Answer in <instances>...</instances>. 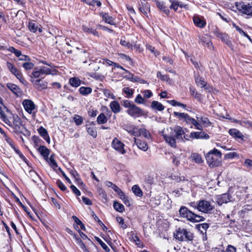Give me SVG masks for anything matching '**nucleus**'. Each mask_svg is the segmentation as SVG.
<instances>
[{"instance_id":"obj_1","label":"nucleus","mask_w":252,"mask_h":252,"mask_svg":"<svg viewBox=\"0 0 252 252\" xmlns=\"http://www.w3.org/2000/svg\"><path fill=\"white\" fill-rule=\"evenodd\" d=\"M162 134L166 142L173 148L176 147V139L185 142V140L192 139L190 134H185V129L179 126L164 129L162 131Z\"/></svg>"},{"instance_id":"obj_2","label":"nucleus","mask_w":252,"mask_h":252,"mask_svg":"<svg viewBox=\"0 0 252 252\" xmlns=\"http://www.w3.org/2000/svg\"><path fill=\"white\" fill-rule=\"evenodd\" d=\"M206 159L210 167L219 166L221 162V154L220 151L214 149L206 154Z\"/></svg>"},{"instance_id":"obj_3","label":"nucleus","mask_w":252,"mask_h":252,"mask_svg":"<svg viewBox=\"0 0 252 252\" xmlns=\"http://www.w3.org/2000/svg\"><path fill=\"white\" fill-rule=\"evenodd\" d=\"M124 106L126 108V113L130 116L134 117H139L146 115L145 111L137 106L133 102L126 100L124 101Z\"/></svg>"},{"instance_id":"obj_4","label":"nucleus","mask_w":252,"mask_h":252,"mask_svg":"<svg viewBox=\"0 0 252 252\" xmlns=\"http://www.w3.org/2000/svg\"><path fill=\"white\" fill-rule=\"evenodd\" d=\"M57 74V70L54 67L49 68L47 66H39L35 67L30 75V78H39L43 75L51 74L55 75Z\"/></svg>"},{"instance_id":"obj_5","label":"nucleus","mask_w":252,"mask_h":252,"mask_svg":"<svg viewBox=\"0 0 252 252\" xmlns=\"http://www.w3.org/2000/svg\"><path fill=\"white\" fill-rule=\"evenodd\" d=\"M174 115L181 120H184L188 125H192L196 129L203 130V126L200 123L194 118L190 117L188 114L174 112Z\"/></svg>"},{"instance_id":"obj_6","label":"nucleus","mask_w":252,"mask_h":252,"mask_svg":"<svg viewBox=\"0 0 252 252\" xmlns=\"http://www.w3.org/2000/svg\"><path fill=\"white\" fill-rule=\"evenodd\" d=\"M174 115L181 120H184L188 125H192L196 129L203 130V126L200 123L194 118L190 117L188 114L174 112Z\"/></svg>"},{"instance_id":"obj_7","label":"nucleus","mask_w":252,"mask_h":252,"mask_svg":"<svg viewBox=\"0 0 252 252\" xmlns=\"http://www.w3.org/2000/svg\"><path fill=\"white\" fill-rule=\"evenodd\" d=\"M179 213L183 217L187 218L188 220L192 222H198L203 221L204 220L203 217L194 214L184 206L181 207Z\"/></svg>"},{"instance_id":"obj_8","label":"nucleus","mask_w":252,"mask_h":252,"mask_svg":"<svg viewBox=\"0 0 252 252\" xmlns=\"http://www.w3.org/2000/svg\"><path fill=\"white\" fill-rule=\"evenodd\" d=\"M174 235L175 238L181 241H191L193 238V234L191 232L182 228H178Z\"/></svg>"},{"instance_id":"obj_9","label":"nucleus","mask_w":252,"mask_h":252,"mask_svg":"<svg viewBox=\"0 0 252 252\" xmlns=\"http://www.w3.org/2000/svg\"><path fill=\"white\" fill-rule=\"evenodd\" d=\"M215 209L213 202L206 199L198 201V211L204 213H211Z\"/></svg>"},{"instance_id":"obj_10","label":"nucleus","mask_w":252,"mask_h":252,"mask_svg":"<svg viewBox=\"0 0 252 252\" xmlns=\"http://www.w3.org/2000/svg\"><path fill=\"white\" fill-rule=\"evenodd\" d=\"M235 6L237 10L242 13L252 16V2H235Z\"/></svg>"},{"instance_id":"obj_11","label":"nucleus","mask_w":252,"mask_h":252,"mask_svg":"<svg viewBox=\"0 0 252 252\" xmlns=\"http://www.w3.org/2000/svg\"><path fill=\"white\" fill-rule=\"evenodd\" d=\"M134 39H130L129 37H127V38L126 37H123L121 39L120 44L128 49H131L133 47L134 48L138 49L139 48V45L136 44V38L134 37Z\"/></svg>"},{"instance_id":"obj_12","label":"nucleus","mask_w":252,"mask_h":252,"mask_svg":"<svg viewBox=\"0 0 252 252\" xmlns=\"http://www.w3.org/2000/svg\"><path fill=\"white\" fill-rule=\"evenodd\" d=\"M8 118L9 119L11 125H7L13 127L17 131H21L23 126L22 125L20 118L17 115L9 117Z\"/></svg>"},{"instance_id":"obj_13","label":"nucleus","mask_w":252,"mask_h":252,"mask_svg":"<svg viewBox=\"0 0 252 252\" xmlns=\"http://www.w3.org/2000/svg\"><path fill=\"white\" fill-rule=\"evenodd\" d=\"M6 67L10 72L15 75L21 82L24 83L25 79L23 77L22 73L13 64L7 62L6 63Z\"/></svg>"},{"instance_id":"obj_14","label":"nucleus","mask_w":252,"mask_h":252,"mask_svg":"<svg viewBox=\"0 0 252 252\" xmlns=\"http://www.w3.org/2000/svg\"><path fill=\"white\" fill-rule=\"evenodd\" d=\"M23 105L25 110L32 116L35 115L36 112V106L33 102L30 99H25L23 102Z\"/></svg>"},{"instance_id":"obj_15","label":"nucleus","mask_w":252,"mask_h":252,"mask_svg":"<svg viewBox=\"0 0 252 252\" xmlns=\"http://www.w3.org/2000/svg\"><path fill=\"white\" fill-rule=\"evenodd\" d=\"M31 81L34 88L39 91H41L47 88V82L42 81L40 78H31Z\"/></svg>"},{"instance_id":"obj_16","label":"nucleus","mask_w":252,"mask_h":252,"mask_svg":"<svg viewBox=\"0 0 252 252\" xmlns=\"http://www.w3.org/2000/svg\"><path fill=\"white\" fill-rule=\"evenodd\" d=\"M214 34L216 35V36L220 38L221 40L226 44H227L232 50H234L232 42L230 40L229 36L227 35V34L222 33L218 30L215 31Z\"/></svg>"},{"instance_id":"obj_17","label":"nucleus","mask_w":252,"mask_h":252,"mask_svg":"<svg viewBox=\"0 0 252 252\" xmlns=\"http://www.w3.org/2000/svg\"><path fill=\"white\" fill-rule=\"evenodd\" d=\"M111 145L112 147L120 154L123 155L126 153V150L124 149L125 144L118 138H115Z\"/></svg>"},{"instance_id":"obj_18","label":"nucleus","mask_w":252,"mask_h":252,"mask_svg":"<svg viewBox=\"0 0 252 252\" xmlns=\"http://www.w3.org/2000/svg\"><path fill=\"white\" fill-rule=\"evenodd\" d=\"M190 136L192 137V139H208L209 138V136L207 133L202 131H194L191 132L190 133Z\"/></svg>"},{"instance_id":"obj_19","label":"nucleus","mask_w":252,"mask_h":252,"mask_svg":"<svg viewBox=\"0 0 252 252\" xmlns=\"http://www.w3.org/2000/svg\"><path fill=\"white\" fill-rule=\"evenodd\" d=\"M230 201V197L228 194L224 193L223 194L219 195L217 197V202L220 205L223 203H226Z\"/></svg>"},{"instance_id":"obj_20","label":"nucleus","mask_w":252,"mask_h":252,"mask_svg":"<svg viewBox=\"0 0 252 252\" xmlns=\"http://www.w3.org/2000/svg\"><path fill=\"white\" fill-rule=\"evenodd\" d=\"M228 132L231 136H232L233 137L235 138H238L241 140L243 139V135L240 131H239L237 129H229Z\"/></svg>"},{"instance_id":"obj_21","label":"nucleus","mask_w":252,"mask_h":252,"mask_svg":"<svg viewBox=\"0 0 252 252\" xmlns=\"http://www.w3.org/2000/svg\"><path fill=\"white\" fill-rule=\"evenodd\" d=\"M135 143L136 144L139 149L143 150V151H146L148 149V146L145 142L142 141L141 140L134 138Z\"/></svg>"},{"instance_id":"obj_22","label":"nucleus","mask_w":252,"mask_h":252,"mask_svg":"<svg viewBox=\"0 0 252 252\" xmlns=\"http://www.w3.org/2000/svg\"><path fill=\"white\" fill-rule=\"evenodd\" d=\"M199 43L207 47L210 48L212 46V43L210 38L207 36H199Z\"/></svg>"},{"instance_id":"obj_23","label":"nucleus","mask_w":252,"mask_h":252,"mask_svg":"<svg viewBox=\"0 0 252 252\" xmlns=\"http://www.w3.org/2000/svg\"><path fill=\"white\" fill-rule=\"evenodd\" d=\"M73 238L75 239L76 243L79 245L83 252H90L88 249L86 247L84 243L82 241L80 238L76 235H73Z\"/></svg>"},{"instance_id":"obj_24","label":"nucleus","mask_w":252,"mask_h":252,"mask_svg":"<svg viewBox=\"0 0 252 252\" xmlns=\"http://www.w3.org/2000/svg\"><path fill=\"white\" fill-rule=\"evenodd\" d=\"M193 21L195 26L199 28H203L206 25V22L199 16H194Z\"/></svg>"},{"instance_id":"obj_25","label":"nucleus","mask_w":252,"mask_h":252,"mask_svg":"<svg viewBox=\"0 0 252 252\" xmlns=\"http://www.w3.org/2000/svg\"><path fill=\"white\" fill-rule=\"evenodd\" d=\"M38 131L40 135L46 140L48 143L50 142V137L48 134L47 131L42 126H40Z\"/></svg>"},{"instance_id":"obj_26","label":"nucleus","mask_w":252,"mask_h":252,"mask_svg":"<svg viewBox=\"0 0 252 252\" xmlns=\"http://www.w3.org/2000/svg\"><path fill=\"white\" fill-rule=\"evenodd\" d=\"M109 106L111 109L114 113H118L121 110L120 104L116 101L111 102Z\"/></svg>"},{"instance_id":"obj_27","label":"nucleus","mask_w":252,"mask_h":252,"mask_svg":"<svg viewBox=\"0 0 252 252\" xmlns=\"http://www.w3.org/2000/svg\"><path fill=\"white\" fill-rule=\"evenodd\" d=\"M38 151L40 154L47 160L50 153L49 150L45 146H40Z\"/></svg>"},{"instance_id":"obj_28","label":"nucleus","mask_w":252,"mask_h":252,"mask_svg":"<svg viewBox=\"0 0 252 252\" xmlns=\"http://www.w3.org/2000/svg\"><path fill=\"white\" fill-rule=\"evenodd\" d=\"M196 119L198 121L200 122L201 125L205 127H208L211 125V122L209 121L208 118L205 117H199L196 116Z\"/></svg>"},{"instance_id":"obj_29","label":"nucleus","mask_w":252,"mask_h":252,"mask_svg":"<svg viewBox=\"0 0 252 252\" xmlns=\"http://www.w3.org/2000/svg\"><path fill=\"white\" fill-rule=\"evenodd\" d=\"M170 1L171 2L170 8L173 9L175 11L177 10L178 6L185 8H186L187 6V5H184L181 2H179L176 0H170Z\"/></svg>"},{"instance_id":"obj_30","label":"nucleus","mask_w":252,"mask_h":252,"mask_svg":"<svg viewBox=\"0 0 252 252\" xmlns=\"http://www.w3.org/2000/svg\"><path fill=\"white\" fill-rule=\"evenodd\" d=\"M190 95L193 96L197 100L201 101L202 100V95L195 91V89L193 87H190Z\"/></svg>"},{"instance_id":"obj_31","label":"nucleus","mask_w":252,"mask_h":252,"mask_svg":"<svg viewBox=\"0 0 252 252\" xmlns=\"http://www.w3.org/2000/svg\"><path fill=\"white\" fill-rule=\"evenodd\" d=\"M7 87L13 93L18 94L20 93V90L19 87L15 84L12 83H7Z\"/></svg>"},{"instance_id":"obj_32","label":"nucleus","mask_w":252,"mask_h":252,"mask_svg":"<svg viewBox=\"0 0 252 252\" xmlns=\"http://www.w3.org/2000/svg\"><path fill=\"white\" fill-rule=\"evenodd\" d=\"M151 107L152 108L158 111H162L164 109V106L161 103L157 101H153L152 102Z\"/></svg>"},{"instance_id":"obj_33","label":"nucleus","mask_w":252,"mask_h":252,"mask_svg":"<svg viewBox=\"0 0 252 252\" xmlns=\"http://www.w3.org/2000/svg\"><path fill=\"white\" fill-rule=\"evenodd\" d=\"M155 1L157 7L159 9H160L161 10H162L166 14H168L169 13V10L164 5L163 2L158 1V0H156Z\"/></svg>"},{"instance_id":"obj_34","label":"nucleus","mask_w":252,"mask_h":252,"mask_svg":"<svg viewBox=\"0 0 252 252\" xmlns=\"http://www.w3.org/2000/svg\"><path fill=\"white\" fill-rule=\"evenodd\" d=\"M190 158L192 160L198 164L201 163L203 162L201 156L197 153L192 154Z\"/></svg>"},{"instance_id":"obj_35","label":"nucleus","mask_w":252,"mask_h":252,"mask_svg":"<svg viewBox=\"0 0 252 252\" xmlns=\"http://www.w3.org/2000/svg\"><path fill=\"white\" fill-rule=\"evenodd\" d=\"M103 20L105 21V22L113 25H115V22L114 21V19L112 17L110 16L108 14L105 13L102 16Z\"/></svg>"},{"instance_id":"obj_36","label":"nucleus","mask_w":252,"mask_h":252,"mask_svg":"<svg viewBox=\"0 0 252 252\" xmlns=\"http://www.w3.org/2000/svg\"><path fill=\"white\" fill-rule=\"evenodd\" d=\"M195 83L196 85L200 88L205 87L207 84L204 79L200 76H198L195 78Z\"/></svg>"},{"instance_id":"obj_37","label":"nucleus","mask_w":252,"mask_h":252,"mask_svg":"<svg viewBox=\"0 0 252 252\" xmlns=\"http://www.w3.org/2000/svg\"><path fill=\"white\" fill-rule=\"evenodd\" d=\"M69 83L72 87H77L80 85V80L77 78H71L69 79Z\"/></svg>"},{"instance_id":"obj_38","label":"nucleus","mask_w":252,"mask_h":252,"mask_svg":"<svg viewBox=\"0 0 252 252\" xmlns=\"http://www.w3.org/2000/svg\"><path fill=\"white\" fill-rule=\"evenodd\" d=\"M87 130L88 133L93 137L95 138L97 136V131L95 127L94 126L87 127Z\"/></svg>"},{"instance_id":"obj_39","label":"nucleus","mask_w":252,"mask_h":252,"mask_svg":"<svg viewBox=\"0 0 252 252\" xmlns=\"http://www.w3.org/2000/svg\"><path fill=\"white\" fill-rule=\"evenodd\" d=\"M0 118L7 125H11L10 122H9V119L8 117L4 114L3 112L1 107H0Z\"/></svg>"},{"instance_id":"obj_40","label":"nucleus","mask_w":252,"mask_h":252,"mask_svg":"<svg viewBox=\"0 0 252 252\" xmlns=\"http://www.w3.org/2000/svg\"><path fill=\"white\" fill-rule=\"evenodd\" d=\"M132 190L133 192L138 196H141L143 195L142 190L137 185H134L132 187Z\"/></svg>"},{"instance_id":"obj_41","label":"nucleus","mask_w":252,"mask_h":252,"mask_svg":"<svg viewBox=\"0 0 252 252\" xmlns=\"http://www.w3.org/2000/svg\"><path fill=\"white\" fill-rule=\"evenodd\" d=\"M107 121V119L103 113H101L97 118V122L99 124H105Z\"/></svg>"},{"instance_id":"obj_42","label":"nucleus","mask_w":252,"mask_h":252,"mask_svg":"<svg viewBox=\"0 0 252 252\" xmlns=\"http://www.w3.org/2000/svg\"><path fill=\"white\" fill-rule=\"evenodd\" d=\"M92 91V90L90 87H81L79 89V92L80 94L83 95H87L90 94Z\"/></svg>"},{"instance_id":"obj_43","label":"nucleus","mask_w":252,"mask_h":252,"mask_svg":"<svg viewBox=\"0 0 252 252\" xmlns=\"http://www.w3.org/2000/svg\"><path fill=\"white\" fill-rule=\"evenodd\" d=\"M29 29L31 32H35L38 29V25L34 22L31 21L29 23Z\"/></svg>"},{"instance_id":"obj_44","label":"nucleus","mask_w":252,"mask_h":252,"mask_svg":"<svg viewBox=\"0 0 252 252\" xmlns=\"http://www.w3.org/2000/svg\"><path fill=\"white\" fill-rule=\"evenodd\" d=\"M113 207L116 211L119 212H123L124 211V206L123 205L117 202H114Z\"/></svg>"},{"instance_id":"obj_45","label":"nucleus","mask_w":252,"mask_h":252,"mask_svg":"<svg viewBox=\"0 0 252 252\" xmlns=\"http://www.w3.org/2000/svg\"><path fill=\"white\" fill-rule=\"evenodd\" d=\"M83 2H86L87 4L94 6L95 4L97 6H100L101 4L100 1H97L95 0H82Z\"/></svg>"},{"instance_id":"obj_46","label":"nucleus","mask_w":252,"mask_h":252,"mask_svg":"<svg viewBox=\"0 0 252 252\" xmlns=\"http://www.w3.org/2000/svg\"><path fill=\"white\" fill-rule=\"evenodd\" d=\"M140 132H141V135L143 136L146 139H151V136L150 133L147 129H146L145 128H140Z\"/></svg>"},{"instance_id":"obj_47","label":"nucleus","mask_w":252,"mask_h":252,"mask_svg":"<svg viewBox=\"0 0 252 252\" xmlns=\"http://www.w3.org/2000/svg\"><path fill=\"white\" fill-rule=\"evenodd\" d=\"M96 240L99 243L101 247L107 252L110 251L108 247L98 237L95 238Z\"/></svg>"},{"instance_id":"obj_48","label":"nucleus","mask_w":252,"mask_h":252,"mask_svg":"<svg viewBox=\"0 0 252 252\" xmlns=\"http://www.w3.org/2000/svg\"><path fill=\"white\" fill-rule=\"evenodd\" d=\"M22 66L25 70H31L34 67V64L30 62H27L23 63Z\"/></svg>"},{"instance_id":"obj_49","label":"nucleus","mask_w":252,"mask_h":252,"mask_svg":"<svg viewBox=\"0 0 252 252\" xmlns=\"http://www.w3.org/2000/svg\"><path fill=\"white\" fill-rule=\"evenodd\" d=\"M83 30L85 32L91 33L94 35H96L97 34V32L95 30L90 29L86 26H83Z\"/></svg>"},{"instance_id":"obj_50","label":"nucleus","mask_w":252,"mask_h":252,"mask_svg":"<svg viewBox=\"0 0 252 252\" xmlns=\"http://www.w3.org/2000/svg\"><path fill=\"white\" fill-rule=\"evenodd\" d=\"M73 120H74L75 124L78 126L82 124V123H83V118L81 116H80L79 115H75L74 116V117L73 118Z\"/></svg>"},{"instance_id":"obj_51","label":"nucleus","mask_w":252,"mask_h":252,"mask_svg":"<svg viewBox=\"0 0 252 252\" xmlns=\"http://www.w3.org/2000/svg\"><path fill=\"white\" fill-rule=\"evenodd\" d=\"M117 220L119 224L121 225V227L125 229L127 227V225L125 223L124 219L121 217H117Z\"/></svg>"},{"instance_id":"obj_52","label":"nucleus","mask_w":252,"mask_h":252,"mask_svg":"<svg viewBox=\"0 0 252 252\" xmlns=\"http://www.w3.org/2000/svg\"><path fill=\"white\" fill-rule=\"evenodd\" d=\"M123 92L125 94L127 95L128 97H131L133 94V90L128 87L124 88L123 89Z\"/></svg>"},{"instance_id":"obj_53","label":"nucleus","mask_w":252,"mask_h":252,"mask_svg":"<svg viewBox=\"0 0 252 252\" xmlns=\"http://www.w3.org/2000/svg\"><path fill=\"white\" fill-rule=\"evenodd\" d=\"M169 102H170V103L174 106H178L182 107L183 108H186V105L181 103H180L178 101H177L175 100H170Z\"/></svg>"},{"instance_id":"obj_54","label":"nucleus","mask_w":252,"mask_h":252,"mask_svg":"<svg viewBox=\"0 0 252 252\" xmlns=\"http://www.w3.org/2000/svg\"><path fill=\"white\" fill-rule=\"evenodd\" d=\"M3 138L11 148H14V145L12 140L6 134H4Z\"/></svg>"},{"instance_id":"obj_55","label":"nucleus","mask_w":252,"mask_h":252,"mask_svg":"<svg viewBox=\"0 0 252 252\" xmlns=\"http://www.w3.org/2000/svg\"><path fill=\"white\" fill-rule=\"evenodd\" d=\"M217 252H236V249L234 247L229 245L225 251L224 250H218Z\"/></svg>"},{"instance_id":"obj_56","label":"nucleus","mask_w":252,"mask_h":252,"mask_svg":"<svg viewBox=\"0 0 252 252\" xmlns=\"http://www.w3.org/2000/svg\"><path fill=\"white\" fill-rule=\"evenodd\" d=\"M49 162L50 165L53 167V168L57 167V164L54 159V157L53 155L51 156L49 159Z\"/></svg>"},{"instance_id":"obj_57","label":"nucleus","mask_w":252,"mask_h":252,"mask_svg":"<svg viewBox=\"0 0 252 252\" xmlns=\"http://www.w3.org/2000/svg\"><path fill=\"white\" fill-rule=\"evenodd\" d=\"M238 155L236 152H230L225 155V158L228 159H232L236 157H237Z\"/></svg>"},{"instance_id":"obj_58","label":"nucleus","mask_w":252,"mask_h":252,"mask_svg":"<svg viewBox=\"0 0 252 252\" xmlns=\"http://www.w3.org/2000/svg\"><path fill=\"white\" fill-rule=\"evenodd\" d=\"M135 102L138 104H143L144 102V99L140 94H138L135 98Z\"/></svg>"},{"instance_id":"obj_59","label":"nucleus","mask_w":252,"mask_h":252,"mask_svg":"<svg viewBox=\"0 0 252 252\" xmlns=\"http://www.w3.org/2000/svg\"><path fill=\"white\" fill-rule=\"evenodd\" d=\"M132 135L135 136H139L141 135V132H140V129L134 126L132 131L131 133Z\"/></svg>"},{"instance_id":"obj_60","label":"nucleus","mask_w":252,"mask_h":252,"mask_svg":"<svg viewBox=\"0 0 252 252\" xmlns=\"http://www.w3.org/2000/svg\"><path fill=\"white\" fill-rule=\"evenodd\" d=\"M57 183L58 186L59 187V188L62 190L64 191V190H65L66 189V187L63 184V183L62 182H61V181H60V180L57 181V183Z\"/></svg>"},{"instance_id":"obj_61","label":"nucleus","mask_w":252,"mask_h":252,"mask_svg":"<svg viewBox=\"0 0 252 252\" xmlns=\"http://www.w3.org/2000/svg\"><path fill=\"white\" fill-rule=\"evenodd\" d=\"M209 227V225L206 223H204L202 224H199L198 225V229L199 230L202 231L203 230H206V229Z\"/></svg>"},{"instance_id":"obj_62","label":"nucleus","mask_w":252,"mask_h":252,"mask_svg":"<svg viewBox=\"0 0 252 252\" xmlns=\"http://www.w3.org/2000/svg\"><path fill=\"white\" fill-rule=\"evenodd\" d=\"M70 188L72 191L77 196L81 195L80 191L74 185H71Z\"/></svg>"},{"instance_id":"obj_63","label":"nucleus","mask_w":252,"mask_h":252,"mask_svg":"<svg viewBox=\"0 0 252 252\" xmlns=\"http://www.w3.org/2000/svg\"><path fill=\"white\" fill-rule=\"evenodd\" d=\"M143 94L144 96L147 98H150L153 95L152 92L150 90H145L143 92Z\"/></svg>"},{"instance_id":"obj_64","label":"nucleus","mask_w":252,"mask_h":252,"mask_svg":"<svg viewBox=\"0 0 252 252\" xmlns=\"http://www.w3.org/2000/svg\"><path fill=\"white\" fill-rule=\"evenodd\" d=\"M244 165L248 168L252 167V160L249 159H247L244 162Z\"/></svg>"}]
</instances>
